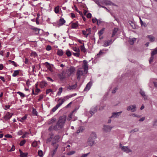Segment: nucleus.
<instances>
[{
    "instance_id": "32",
    "label": "nucleus",
    "mask_w": 157,
    "mask_h": 157,
    "mask_svg": "<svg viewBox=\"0 0 157 157\" xmlns=\"http://www.w3.org/2000/svg\"><path fill=\"white\" fill-rule=\"evenodd\" d=\"M59 6H57L55 8L54 10L56 13H59Z\"/></svg>"
},
{
    "instance_id": "25",
    "label": "nucleus",
    "mask_w": 157,
    "mask_h": 157,
    "mask_svg": "<svg viewBox=\"0 0 157 157\" xmlns=\"http://www.w3.org/2000/svg\"><path fill=\"white\" fill-rule=\"evenodd\" d=\"M61 105V104L59 102L57 105H56V106L53 108L52 109V111L54 112Z\"/></svg>"
},
{
    "instance_id": "62",
    "label": "nucleus",
    "mask_w": 157,
    "mask_h": 157,
    "mask_svg": "<svg viewBox=\"0 0 157 157\" xmlns=\"http://www.w3.org/2000/svg\"><path fill=\"white\" fill-rule=\"evenodd\" d=\"M52 91V90L51 89H48L46 90V94H48L50 92Z\"/></svg>"
},
{
    "instance_id": "1",
    "label": "nucleus",
    "mask_w": 157,
    "mask_h": 157,
    "mask_svg": "<svg viewBox=\"0 0 157 157\" xmlns=\"http://www.w3.org/2000/svg\"><path fill=\"white\" fill-rule=\"evenodd\" d=\"M66 119L67 117L66 116L60 117L56 124L54 126H50L48 128L49 130L51 131L53 129L55 130H57L62 128L64 125Z\"/></svg>"
},
{
    "instance_id": "36",
    "label": "nucleus",
    "mask_w": 157,
    "mask_h": 157,
    "mask_svg": "<svg viewBox=\"0 0 157 157\" xmlns=\"http://www.w3.org/2000/svg\"><path fill=\"white\" fill-rule=\"evenodd\" d=\"M129 23L133 29H135L136 28L135 24L132 22V21H130L129 22Z\"/></svg>"
},
{
    "instance_id": "5",
    "label": "nucleus",
    "mask_w": 157,
    "mask_h": 157,
    "mask_svg": "<svg viewBox=\"0 0 157 157\" xmlns=\"http://www.w3.org/2000/svg\"><path fill=\"white\" fill-rule=\"evenodd\" d=\"M71 98V96L70 95H68L64 96L63 98H61L58 100V101H59L61 100V102H59L62 105L65 101Z\"/></svg>"
},
{
    "instance_id": "20",
    "label": "nucleus",
    "mask_w": 157,
    "mask_h": 157,
    "mask_svg": "<svg viewBox=\"0 0 157 157\" xmlns=\"http://www.w3.org/2000/svg\"><path fill=\"white\" fill-rule=\"evenodd\" d=\"M147 37L149 39V40L151 42H154L155 40V37L151 35H147Z\"/></svg>"
},
{
    "instance_id": "9",
    "label": "nucleus",
    "mask_w": 157,
    "mask_h": 157,
    "mask_svg": "<svg viewBox=\"0 0 157 157\" xmlns=\"http://www.w3.org/2000/svg\"><path fill=\"white\" fill-rule=\"evenodd\" d=\"M13 115V114L9 112H7L6 113V115L4 116V118L6 121H7L10 119V118L12 117Z\"/></svg>"
},
{
    "instance_id": "37",
    "label": "nucleus",
    "mask_w": 157,
    "mask_h": 157,
    "mask_svg": "<svg viewBox=\"0 0 157 157\" xmlns=\"http://www.w3.org/2000/svg\"><path fill=\"white\" fill-rule=\"evenodd\" d=\"M28 155L27 153H23L22 152L20 155V156L21 157H25L27 156Z\"/></svg>"
},
{
    "instance_id": "60",
    "label": "nucleus",
    "mask_w": 157,
    "mask_h": 157,
    "mask_svg": "<svg viewBox=\"0 0 157 157\" xmlns=\"http://www.w3.org/2000/svg\"><path fill=\"white\" fill-rule=\"evenodd\" d=\"M90 153L89 152L86 154H82V155L81 156V157H86L90 154Z\"/></svg>"
},
{
    "instance_id": "2",
    "label": "nucleus",
    "mask_w": 157,
    "mask_h": 157,
    "mask_svg": "<svg viewBox=\"0 0 157 157\" xmlns=\"http://www.w3.org/2000/svg\"><path fill=\"white\" fill-rule=\"evenodd\" d=\"M87 73L85 72V71L83 70L82 68H79L77 70L76 72V75L77 76V79L78 80H79L81 78V77L82 76H84Z\"/></svg>"
},
{
    "instance_id": "33",
    "label": "nucleus",
    "mask_w": 157,
    "mask_h": 157,
    "mask_svg": "<svg viewBox=\"0 0 157 157\" xmlns=\"http://www.w3.org/2000/svg\"><path fill=\"white\" fill-rule=\"evenodd\" d=\"M66 53L68 57L70 56L71 55V53L69 50H67L66 51Z\"/></svg>"
},
{
    "instance_id": "46",
    "label": "nucleus",
    "mask_w": 157,
    "mask_h": 157,
    "mask_svg": "<svg viewBox=\"0 0 157 157\" xmlns=\"http://www.w3.org/2000/svg\"><path fill=\"white\" fill-rule=\"evenodd\" d=\"M73 50L76 52H80V50L79 48L76 47L73 48Z\"/></svg>"
},
{
    "instance_id": "58",
    "label": "nucleus",
    "mask_w": 157,
    "mask_h": 157,
    "mask_svg": "<svg viewBox=\"0 0 157 157\" xmlns=\"http://www.w3.org/2000/svg\"><path fill=\"white\" fill-rule=\"evenodd\" d=\"M37 143L36 141H34L32 143V145L33 147H36L37 145Z\"/></svg>"
},
{
    "instance_id": "56",
    "label": "nucleus",
    "mask_w": 157,
    "mask_h": 157,
    "mask_svg": "<svg viewBox=\"0 0 157 157\" xmlns=\"http://www.w3.org/2000/svg\"><path fill=\"white\" fill-rule=\"evenodd\" d=\"M15 147L14 145H13L11 149L9 151H12L15 150Z\"/></svg>"
},
{
    "instance_id": "3",
    "label": "nucleus",
    "mask_w": 157,
    "mask_h": 157,
    "mask_svg": "<svg viewBox=\"0 0 157 157\" xmlns=\"http://www.w3.org/2000/svg\"><path fill=\"white\" fill-rule=\"evenodd\" d=\"M136 107L135 104L130 105L127 107L126 110L128 111H131L132 112H135L136 111Z\"/></svg>"
},
{
    "instance_id": "44",
    "label": "nucleus",
    "mask_w": 157,
    "mask_h": 157,
    "mask_svg": "<svg viewBox=\"0 0 157 157\" xmlns=\"http://www.w3.org/2000/svg\"><path fill=\"white\" fill-rule=\"evenodd\" d=\"M9 62L10 64H12L15 67H17V65L16 63L14 61L11 60H9Z\"/></svg>"
},
{
    "instance_id": "47",
    "label": "nucleus",
    "mask_w": 157,
    "mask_h": 157,
    "mask_svg": "<svg viewBox=\"0 0 157 157\" xmlns=\"http://www.w3.org/2000/svg\"><path fill=\"white\" fill-rule=\"evenodd\" d=\"M73 54L75 56L79 57L80 55L79 52H76V53H73Z\"/></svg>"
},
{
    "instance_id": "12",
    "label": "nucleus",
    "mask_w": 157,
    "mask_h": 157,
    "mask_svg": "<svg viewBox=\"0 0 157 157\" xmlns=\"http://www.w3.org/2000/svg\"><path fill=\"white\" fill-rule=\"evenodd\" d=\"M89 138L94 140L96 139L97 138V135L95 132H92L90 134Z\"/></svg>"
},
{
    "instance_id": "6",
    "label": "nucleus",
    "mask_w": 157,
    "mask_h": 157,
    "mask_svg": "<svg viewBox=\"0 0 157 157\" xmlns=\"http://www.w3.org/2000/svg\"><path fill=\"white\" fill-rule=\"evenodd\" d=\"M122 113V111L119 112H114L112 113V116L110 117V118H118Z\"/></svg>"
},
{
    "instance_id": "41",
    "label": "nucleus",
    "mask_w": 157,
    "mask_h": 157,
    "mask_svg": "<svg viewBox=\"0 0 157 157\" xmlns=\"http://www.w3.org/2000/svg\"><path fill=\"white\" fill-rule=\"evenodd\" d=\"M157 54V48L155 49L151 52V55L152 56H154V55Z\"/></svg>"
},
{
    "instance_id": "49",
    "label": "nucleus",
    "mask_w": 157,
    "mask_h": 157,
    "mask_svg": "<svg viewBox=\"0 0 157 157\" xmlns=\"http://www.w3.org/2000/svg\"><path fill=\"white\" fill-rule=\"evenodd\" d=\"M72 113L70 114V115H69L68 116V118H67V120L68 121H69L71 120V119L72 118Z\"/></svg>"
},
{
    "instance_id": "31",
    "label": "nucleus",
    "mask_w": 157,
    "mask_h": 157,
    "mask_svg": "<svg viewBox=\"0 0 157 157\" xmlns=\"http://www.w3.org/2000/svg\"><path fill=\"white\" fill-rule=\"evenodd\" d=\"M20 70H16L14 71L13 73V74L12 76L13 77H16L19 74V71Z\"/></svg>"
},
{
    "instance_id": "64",
    "label": "nucleus",
    "mask_w": 157,
    "mask_h": 157,
    "mask_svg": "<svg viewBox=\"0 0 157 157\" xmlns=\"http://www.w3.org/2000/svg\"><path fill=\"white\" fill-rule=\"evenodd\" d=\"M47 79L48 81H51V82H53V80L52 78H51L50 77H47Z\"/></svg>"
},
{
    "instance_id": "26",
    "label": "nucleus",
    "mask_w": 157,
    "mask_h": 157,
    "mask_svg": "<svg viewBox=\"0 0 157 157\" xmlns=\"http://www.w3.org/2000/svg\"><path fill=\"white\" fill-rule=\"evenodd\" d=\"M56 121V118L54 117H52L50 120L48 121V124H52L53 123H55Z\"/></svg>"
},
{
    "instance_id": "43",
    "label": "nucleus",
    "mask_w": 157,
    "mask_h": 157,
    "mask_svg": "<svg viewBox=\"0 0 157 157\" xmlns=\"http://www.w3.org/2000/svg\"><path fill=\"white\" fill-rule=\"evenodd\" d=\"M17 93L19 94L21 97H22V98H24L25 96V95L23 93L21 92H17Z\"/></svg>"
},
{
    "instance_id": "34",
    "label": "nucleus",
    "mask_w": 157,
    "mask_h": 157,
    "mask_svg": "<svg viewBox=\"0 0 157 157\" xmlns=\"http://www.w3.org/2000/svg\"><path fill=\"white\" fill-rule=\"evenodd\" d=\"M136 40V38H133L130 40L129 43L131 45H132L134 42Z\"/></svg>"
},
{
    "instance_id": "38",
    "label": "nucleus",
    "mask_w": 157,
    "mask_h": 157,
    "mask_svg": "<svg viewBox=\"0 0 157 157\" xmlns=\"http://www.w3.org/2000/svg\"><path fill=\"white\" fill-rule=\"evenodd\" d=\"M62 89L63 88L62 87H60L59 88V91H58L57 94V95H60L61 94V93L62 92Z\"/></svg>"
},
{
    "instance_id": "45",
    "label": "nucleus",
    "mask_w": 157,
    "mask_h": 157,
    "mask_svg": "<svg viewBox=\"0 0 157 157\" xmlns=\"http://www.w3.org/2000/svg\"><path fill=\"white\" fill-rule=\"evenodd\" d=\"M108 49H107V50H105L106 51H108ZM104 50H105L104 49H103V50H100L99 53L97 54V56H98L100 55H101L102 54H103V51H104Z\"/></svg>"
},
{
    "instance_id": "16",
    "label": "nucleus",
    "mask_w": 157,
    "mask_h": 157,
    "mask_svg": "<svg viewBox=\"0 0 157 157\" xmlns=\"http://www.w3.org/2000/svg\"><path fill=\"white\" fill-rule=\"evenodd\" d=\"M65 22V20L63 18L60 19L59 21L58 25L59 26H60L64 24Z\"/></svg>"
},
{
    "instance_id": "23",
    "label": "nucleus",
    "mask_w": 157,
    "mask_h": 157,
    "mask_svg": "<svg viewBox=\"0 0 157 157\" xmlns=\"http://www.w3.org/2000/svg\"><path fill=\"white\" fill-rule=\"evenodd\" d=\"M84 128L82 126H80L78 127V129L77 130L76 132L78 134L79 133L82 132Z\"/></svg>"
},
{
    "instance_id": "52",
    "label": "nucleus",
    "mask_w": 157,
    "mask_h": 157,
    "mask_svg": "<svg viewBox=\"0 0 157 157\" xmlns=\"http://www.w3.org/2000/svg\"><path fill=\"white\" fill-rule=\"evenodd\" d=\"M82 34L84 35H86V37H87L88 35L89 34V33H86V31L83 30L82 31Z\"/></svg>"
},
{
    "instance_id": "7",
    "label": "nucleus",
    "mask_w": 157,
    "mask_h": 157,
    "mask_svg": "<svg viewBox=\"0 0 157 157\" xmlns=\"http://www.w3.org/2000/svg\"><path fill=\"white\" fill-rule=\"evenodd\" d=\"M112 128L113 127H111L108 125H105L103 126V130L106 132H109Z\"/></svg>"
},
{
    "instance_id": "30",
    "label": "nucleus",
    "mask_w": 157,
    "mask_h": 157,
    "mask_svg": "<svg viewBox=\"0 0 157 157\" xmlns=\"http://www.w3.org/2000/svg\"><path fill=\"white\" fill-rule=\"evenodd\" d=\"M118 30V29L117 28H114L113 30V33L112 35V37H113L117 33Z\"/></svg>"
},
{
    "instance_id": "24",
    "label": "nucleus",
    "mask_w": 157,
    "mask_h": 157,
    "mask_svg": "<svg viewBox=\"0 0 157 157\" xmlns=\"http://www.w3.org/2000/svg\"><path fill=\"white\" fill-rule=\"evenodd\" d=\"M60 78L61 80L64 79L65 78V74L64 71L62 72L59 75Z\"/></svg>"
},
{
    "instance_id": "39",
    "label": "nucleus",
    "mask_w": 157,
    "mask_h": 157,
    "mask_svg": "<svg viewBox=\"0 0 157 157\" xmlns=\"http://www.w3.org/2000/svg\"><path fill=\"white\" fill-rule=\"evenodd\" d=\"M103 22H104L101 19H99L98 20L97 24L98 25H99L100 24Z\"/></svg>"
},
{
    "instance_id": "48",
    "label": "nucleus",
    "mask_w": 157,
    "mask_h": 157,
    "mask_svg": "<svg viewBox=\"0 0 157 157\" xmlns=\"http://www.w3.org/2000/svg\"><path fill=\"white\" fill-rule=\"evenodd\" d=\"M138 130H139L137 128H135L131 130L130 131V132L131 133H134L135 132H137L138 131Z\"/></svg>"
},
{
    "instance_id": "15",
    "label": "nucleus",
    "mask_w": 157,
    "mask_h": 157,
    "mask_svg": "<svg viewBox=\"0 0 157 157\" xmlns=\"http://www.w3.org/2000/svg\"><path fill=\"white\" fill-rule=\"evenodd\" d=\"M47 85V83L45 81H43L40 82V87L41 88H44Z\"/></svg>"
},
{
    "instance_id": "59",
    "label": "nucleus",
    "mask_w": 157,
    "mask_h": 157,
    "mask_svg": "<svg viewBox=\"0 0 157 157\" xmlns=\"http://www.w3.org/2000/svg\"><path fill=\"white\" fill-rule=\"evenodd\" d=\"M91 16H92L91 14V13H88L86 14V17L88 18H91Z\"/></svg>"
},
{
    "instance_id": "29",
    "label": "nucleus",
    "mask_w": 157,
    "mask_h": 157,
    "mask_svg": "<svg viewBox=\"0 0 157 157\" xmlns=\"http://www.w3.org/2000/svg\"><path fill=\"white\" fill-rule=\"evenodd\" d=\"M103 2L105 3V4L106 5H114V4H113L109 0H103Z\"/></svg>"
},
{
    "instance_id": "21",
    "label": "nucleus",
    "mask_w": 157,
    "mask_h": 157,
    "mask_svg": "<svg viewBox=\"0 0 157 157\" xmlns=\"http://www.w3.org/2000/svg\"><path fill=\"white\" fill-rule=\"evenodd\" d=\"M80 49L81 51L84 52V53H86V49L85 48L84 44V43H82V45L80 46Z\"/></svg>"
},
{
    "instance_id": "28",
    "label": "nucleus",
    "mask_w": 157,
    "mask_h": 157,
    "mask_svg": "<svg viewBox=\"0 0 157 157\" xmlns=\"http://www.w3.org/2000/svg\"><path fill=\"white\" fill-rule=\"evenodd\" d=\"M63 52L62 49H59L57 52V54L59 56H61L63 54Z\"/></svg>"
},
{
    "instance_id": "11",
    "label": "nucleus",
    "mask_w": 157,
    "mask_h": 157,
    "mask_svg": "<svg viewBox=\"0 0 157 157\" xmlns=\"http://www.w3.org/2000/svg\"><path fill=\"white\" fill-rule=\"evenodd\" d=\"M87 143L89 145L92 146L95 144V142L94 140L89 138L87 140Z\"/></svg>"
},
{
    "instance_id": "61",
    "label": "nucleus",
    "mask_w": 157,
    "mask_h": 157,
    "mask_svg": "<svg viewBox=\"0 0 157 157\" xmlns=\"http://www.w3.org/2000/svg\"><path fill=\"white\" fill-rule=\"evenodd\" d=\"M97 21H98V19H97L96 18H93L92 19V22L93 23H95L96 22H97Z\"/></svg>"
},
{
    "instance_id": "22",
    "label": "nucleus",
    "mask_w": 157,
    "mask_h": 157,
    "mask_svg": "<svg viewBox=\"0 0 157 157\" xmlns=\"http://www.w3.org/2000/svg\"><path fill=\"white\" fill-rule=\"evenodd\" d=\"M68 71L70 72L68 75H70L75 71V68L74 67H71L68 70Z\"/></svg>"
},
{
    "instance_id": "8",
    "label": "nucleus",
    "mask_w": 157,
    "mask_h": 157,
    "mask_svg": "<svg viewBox=\"0 0 157 157\" xmlns=\"http://www.w3.org/2000/svg\"><path fill=\"white\" fill-rule=\"evenodd\" d=\"M113 42L112 40H105L104 41V44L103 45V46L106 47L111 45Z\"/></svg>"
},
{
    "instance_id": "27",
    "label": "nucleus",
    "mask_w": 157,
    "mask_h": 157,
    "mask_svg": "<svg viewBox=\"0 0 157 157\" xmlns=\"http://www.w3.org/2000/svg\"><path fill=\"white\" fill-rule=\"evenodd\" d=\"M77 87V84H76L71 86H70L68 87L67 89L69 90L75 89Z\"/></svg>"
},
{
    "instance_id": "50",
    "label": "nucleus",
    "mask_w": 157,
    "mask_h": 157,
    "mask_svg": "<svg viewBox=\"0 0 157 157\" xmlns=\"http://www.w3.org/2000/svg\"><path fill=\"white\" fill-rule=\"evenodd\" d=\"M75 153V151H71L67 153V155H73Z\"/></svg>"
},
{
    "instance_id": "53",
    "label": "nucleus",
    "mask_w": 157,
    "mask_h": 157,
    "mask_svg": "<svg viewBox=\"0 0 157 157\" xmlns=\"http://www.w3.org/2000/svg\"><path fill=\"white\" fill-rule=\"evenodd\" d=\"M118 88L117 87H116L114 88L113 90L112 91V93L114 94L116 92V91L117 90Z\"/></svg>"
},
{
    "instance_id": "18",
    "label": "nucleus",
    "mask_w": 157,
    "mask_h": 157,
    "mask_svg": "<svg viewBox=\"0 0 157 157\" xmlns=\"http://www.w3.org/2000/svg\"><path fill=\"white\" fill-rule=\"evenodd\" d=\"M140 93L141 95L144 97V99H146L147 98V96L146 95L145 92L142 90H140Z\"/></svg>"
},
{
    "instance_id": "17",
    "label": "nucleus",
    "mask_w": 157,
    "mask_h": 157,
    "mask_svg": "<svg viewBox=\"0 0 157 157\" xmlns=\"http://www.w3.org/2000/svg\"><path fill=\"white\" fill-rule=\"evenodd\" d=\"M78 26V21L75 23H72L71 24V28L73 29H76Z\"/></svg>"
},
{
    "instance_id": "13",
    "label": "nucleus",
    "mask_w": 157,
    "mask_h": 157,
    "mask_svg": "<svg viewBox=\"0 0 157 157\" xmlns=\"http://www.w3.org/2000/svg\"><path fill=\"white\" fill-rule=\"evenodd\" d=\"M122 150L127 153H128L131 151L130 149L128 147L124 146V147H122Z\"/></svg>"
},
{
    "instance_id": "10",
    "label": "nucleus",
    "mask_w": 157,
    "mask_h": 157,
    "mask_svg": "<svg viewBox=\"0 0 157 157\" xmlns=\"http://www.w3.org/2000/svg\"><path fill=\"white\" fill-rule=\"evenodd\" d=\"M60 138V136L59 135L55 136L52 141V144L54 145V144L59 141Z\"/></svg>"
},
{
    "instance_id": "54",
    "label": "nucleus",
    "mask_w": 157,
    "mask_h": 157,
    "mask_svg": "<svg viewBox=\"0 0 157 157\" xmlns=\"http://www.w3.org/2000/svg\"><path fill=\"white\" fill-rule=\"evenodd\" d=\"M44 97V95L43 94H41L39 96V98L38 99V101H40L41 99H42Z\"/></svg>"
},
{
    "instance_id": "57",
    "label": "nucleus",
    "mask_w": 157,
    "mask_h": 157,
    "mask_svg": "<svg viewBox=\"0 0 157 157\" xmlns=\"http://www.w3.org/2000/svg\"><path fill=\"white\" fill-rule=\"evenodd\" d=\"M56 149H54L52 151V153L51 154L52 156H53L55 154V153L56 152Z\"/></svg>"
},
{
    "instance_id": "40",
    "label": "nucleus",
    "mask_w": 157,
    "mask_h": 157,
    "mask_svg": "<svg viewBox=\"0 0 157 157\" xmlns=\"http://www.w3.org/2000/svg\"><path fill=\"white\" fill-rule=\"evenodd\" d=\"M140 22L141 24V26H144V27H146V24L145 23H144L142 21V20L140 17Z\"/></svg>"
},
{
    "instance_id": "14",
    "label": "nucleus",
    "mask_w": 157,
    "mask_h": 157,
    "mask_svg": "<svg viewBox=\"0 0 157 157\" xmlns=\"http://www.w3.org/2000/svg\"><path fill=\"white\" fill-rule=\"evenodd\" d=\"M92 82H90L86 85V86L84 89V90H88L90 89V88L92 85Z\"/></svg>"
},
{
    "instance_id": "51",
    "label": "nucleus",
    "mask_w": 157,
    "mask_h": 157,
    "mask_svg": "<svg viewBox=\"0 0 157 157\" xmlns=\"http://www.w3.org/2000/svg\"><path fill=\"white\" fill-rule=\"evenodd\" d=\"M154 56H152V55H151V56L150 57L149 60V62L150 63H151L152 62Z\"/></svg>"
},
{
    "instance_id": "19",
    "label": "nucleus",
    "mask_w": 157,
    "mask_h": 157,
    "mask_svg": "<svg viewBox=\"0 0 157 157\" xmlns=\"http://www.w3.org/2000/svg\"><path fill=\"white\" fill-rule=\"evenodd\" d=\"M97 108L96 107L91 108L90 111V113L91 115L94 114L97 111Z\"/></svg>"
},
{
    "instance_id": "55",
    "label": "nucleus",
    "mask_w": 157,
    "mask_h": 157,
    "mask_svg": "<svg viewBox=\"0 0 157 157\" xmlns=\"http://www.w3.org/2000/svg\"><path fill=\"white\" fill-rule=\"evenodd\" d=\"M25 143V140H23L21 141L20 144V145L21 146H23Z\"/></svg>"
},
{
    "instance_id": "63",
    "label": "nucleus",
    "mask_w": 157,
    "mask_h": 157,
    "mask_svg": "<svg viewBox=\"0 0 157 157\" xmlns=\"http://www.w3.org/2000/svg\"><path fill=\"white\" fill-rule=\"evenodd\" d=\"M153 125L154 126H157V120H156L153 122Z\"/></svg>"
},
{
    "instance_id": "42",
    "label": "nucleus",
    "mask_w": 157,
    "mask_h": 157,
    "mask_svg": "<svg viewBox=\"0 0 157 157\" xmlns=\"http://www.w3.org/2000/svg\"><path fill=\"white\" fill-rule=\"evenodd\" d=\"M43 152L41 150L39 151L38 152V155L40 157H43Z\"/></svg>"
},
{
    "instance_id": "4",
    "label": "nucleus",
    "mask_w": 157,
    "mask_h": 157,
    "mask_svg": "<svg viewBox=\"0 0 157 157\" xmlns=\"http://www.w3.org/2000/svg\"><path fill=\"white\" fill-rule=\"evenodd\" d=\"M82 68L85 72L87 73L88 72V62L86 60H84L83 61V63L82 66Z\"/></svg>"
},
{
    "instance_id": "35",
    "label": "nucleus",
    "mask_w": 157,
    "mask_h": 157,
    "mask_svg": "<svg viewBox=\"0 0 157 157\" xmlns=\"http://www.w3.org/2000/svg\"><path fill=\"white\" fill-rule=\"evenodd\" d=\"M105 28H103L98 32V34L99 36H101L104 33Z\"/></svg>"
}]
</instances>
